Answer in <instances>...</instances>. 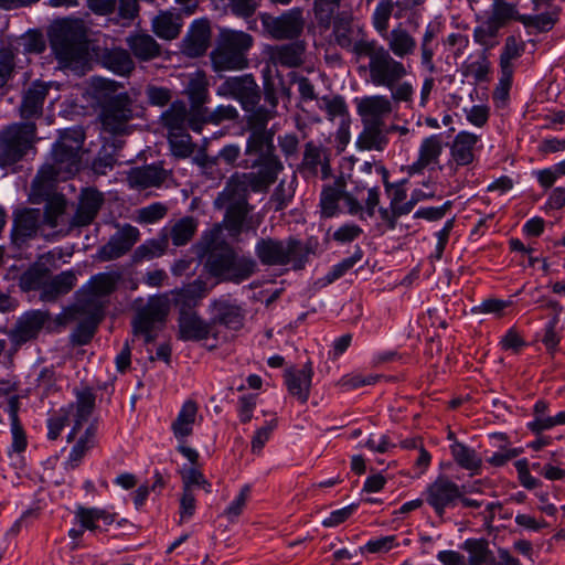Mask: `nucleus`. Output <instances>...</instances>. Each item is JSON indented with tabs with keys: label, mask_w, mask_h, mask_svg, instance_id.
<instances>
[{
	"label": "nucleus",
	"mask_w": 565,
	"mask_h": 565,
	"mask_svg": "<svg viewBox=\"0 0 565 565\" xmlns=\"http://www.w3.org/2000/svg\"><path fill=\"white\" fill-rule=\"evenodd\" d=\"M559 323V318L557 316H553L544 326V333L542 337V343L544 344L546 351L552 355L558 350L562 335L557 332V326Z\"/></svg>",
	"instance_id": "60"
},
{
	"label": "nucleus",
	"mask_w": 565,
	"mask_h": 565,
	"mask_svg": "<svg viewBox=\"0 0 565 565\" xmlns=\"http://www.w3.org/2000/svg\"><path fill=\"white\" fill-rule=\"evenodd\" d=\"M265 29L276 40H291L298 38L305 26L302 11L291 9L279 17H267L263 21Z\"/></svg>",
	"instance_id": "17"
},
{
	"label": "nucleus",
	"mask_w": 565,
	"mask_h": 565,
	"mask_svg": "<svg viewBox=\"0 0 565 565\" xmlns=\"http://www.w3.org/2000/svg\"><path fill=\"white\" fill-rule=\"evenodd\" d=\"M305 51V42L296 41L273 46L269 51V57L275 65L288 68L298 67L303 63Z\"/></svg>",
	"instance_id": "32"
},
{
	"label": "nucleus",
	"mask_w": 565,
	"mask_h": 565,
	"mask_svg": "<svg viewBox=\"0 0 565 565\" xmlns=\"http://www.w3.org/2000/svg\"><path fill=\"white\" fill-rule=\"evenodd\" d=\"M22 122H13L0 130V167L13 166L35 150L38 127L34 119L42 117L43 108H19Z\"/></svg>",
	"instance_id": "2"
},
{
	"label": "nucleus",
	"mask_w": 565,
	"mask_h": 565,
	"mask_svg": "<svg viewBox=\"0 0 565 565\" xmlns=\"http://www.w3.org/2000/svg\"><path fill=\"white\" fill-rule=\"evenodd\" d=\"M211 43V26L205 19L192 22L182 40V52L189 57L202 56Z\"/></svg>",
	"instance_id": "22"
},
{
	"label": "nucleus",
	"mask_w": 565,
	"mask_h": 565,
	"mask_svg": "<svg viewBox=\"0 0 565 565\" xmlns=\"http://www.w3.org/2000/svg\"><path fill=\"white\" fill-rule=\"evenodd\" d=\"M383 36H385L387 41V50L397 57H404L415 52V39L401 25L393 29L390 33L387 32Z\"/></svg>",
	"instance_id": "42"
},
{
	"label": "nucleus",
	"mask_w": 565,
	"mask_h": 565,
	"mask_svg": "<svg viewBox=\"0 0 565 565\" xmlns=\"http://www.w3.org/2000/svg\"><path fill=\"white\" fill-rule=\"evenodd\" d=\"M525 43L514 35L505 39L500 54V72L514 73V61L523 55Z\"/></svg>",
	"instance_id": "47"
},
{
	"label": "nucleus",
	"mask_w": 565,
	"mask_h": 565,
	"mask_svg": "<svg viewBox=\"0 0 565 565\" xmlns=\"http://www.w3.org/2000/svg\"><path fill=\"white\" fill-rule=\"evenodd\" d=\"M168 247V239H148L139 245L132 253L131 260L134 264H139L143 260H150L160 257L164 254Z\"/></svg>",
	"instance_id": "52"
},
{
	"label": "nucleus",
	"mask_w": 565,
	"mask_h": 565,
	"mask_svg": "<svg viewBox=\"0 0 565 565\" xmlns=\"http://www.w3.org/2000/svg\"><path fill=\"white\" fill-rule=\"evenodd\" d=\"M204 269L220 281L241 284L249 279L258 266L252 256H239L230 244L221 242L209 247Z\"/></svg>",
	"instance_id": "4"
},
{
	"label": "nucleus",
	"mask_w": 565,
	"mask_h": 565,
	"mask_svg": "<svg viewBox=\"0 0 565 565\" xmlns=\"http://www.w3.org/2000/svg\"><path fill=\"white\" fill-rule=\"evenodd\" d=\"M412 9L404 0H380L372 15L373 26L384 35L388 31L391 17L397 20L404 19Z\"/></svg>",
	"instance_id": "24"
},
{
	"label": "nucleus",
	"mask_w": 565,
	"mask_h": 565,
	"mask_svg": "<svg viewBox=\"0 0 565 565\" xmlns=\"http://www.w3.org/2000/svg\"><path fill=\"white\" fill-rule=\"evenodd\" d=\"M253 42V36L243 31L222 30L216 47L211 53L214 71H238L247 67V52Z\"/></svg>",
	"instance_id": "7"
},
{
	"label": "nucleus",
	"mask_w": 565,
	"mask_h": 565,
	"mask_svg": "<svg viewBox=\"0 0 565 565\" xmlns=\"http://www.w3.org/2000/svg\"><path fill=\"white\" fill-rule=\"evenodd\" d=\"M454 461L465 470L471 472V476L480 473L482 468V458L479 454L466 444L455 440L449 446Z\"/></svg>",
	"instance_id": "40"
},
{
	"label": "nucleus",
	"mask_w": 565,
	"mask_h": 565,
	"mask_svg": "<svg viewBox=\"0 0 565 565\" xmlns=\"http://www.w3.org/2000/svg\"><path fill=\"white\" fill-rule=\"evenodd\" d=\"M73 404H68L67 406L61 407L58 411L54 412L46 422L47 426V439L56 440L62 430L70 423V417L73 413Z\"/></svg>",
	"instance_id": "56"
},
{
	"label": "nucleus",
	"mask_w": 565,
	"mask_h": 565,
	"mask_svg": "<svg viewBox=\"0 0 565 565\" xmlns=\"http://www.w3.org/2000/svg\"><path fill=\"white\" fill-rule=\"evenodd\" d=\"M179 333L178 338L182 341H203L213 337L217 339V331L213 329L210 320L202 319L198 312L179 316L178 318Z\"/></svg>",
	"instance_id": "23"
},
{
	"label": "nucleus",
	"mask_w": 565,
	"mask_h": 565,
	"mask_svg": "<svg viewBox=\"0 0 565 565\" xmlns=\"http://www.w3.org/2000/svg\"><path fill=\"white\" fill-rule=\"evenodd\" d=\"M14 55L10 49L0 50V89L4 88L13 76Z\"/></svg>",
	"instance_id": "62"
},
{
	"label": "nucleus",
	"mask_w": 565,
	"mask_h": 565,
	"mask_svg": "<svg viewBox=\"0 0 565 565\" xmlns=\"http://www.w3.org/2000/svg\"><path fill=\"white\" fill-rule=\"evenodd\" d=\"M198 223L191 217L186 216L179 220L171 228V239L174 246L186 245L196 232Z\"/></svg>",
	"instance_id": "54"
},
{
	"label": "nucleus",
	"mask_w": 565,
	"mask_h": 565,
	"mask_svg": "<svg viewBox=\"0 0 565 565\" xmlns=\"http://www.w3.org/2000/svg\"><path fill=\"white\" fill-rule=\"evenodd\" d=\"M42 224L40 209L23 207L14 211L10 242L13 248L23 250L30 246V242L38 237Z\"/></svg>",
	"instance_id": "11"
},
{
	"label": "nucleus",
	"mask_w": 565,
	"mask_h": 565,
	"mask_svg": "<svg viewBox=\"0 0 565 565\" xmlns=\"http://www.w3.org/2000/svg\"><path fill=\"white\" fill-rule=\"evenodd\" d=\"M139 239V230L131 224H125L98 249V257L103 262L118 259L130 252Z\"/></svg>",
	"instance_id": "18"
},
{
	"label": "nucleus",
	"mask_w": 565,
	"mask_h": 565,
	"mask_svg": "<svg viewBox=\"0 0 565 565\" xmlns=\"http://www.w3.org/2000/svg\"><path fill=\"white\" fill-rule=\"evenodd\" d=\"M362 117L364 128L358 137L356 145L362 150H383L387 145V138L383 134L382 116L392 108H358Z\"/></svg>",
	"instance_id": "12"
},
{
	"label": "nucleus",
	"mask_w": 565,
	"mask_h": 565,
	"mask_svg": "<svg viewBox=\"0 0 565 565\" xmlns=\"http://www.w3.org/2000/svg\"><path fill=\"white\" fill-rule=\"evenodd\" d=\"M60 99V85L53 82L34 81L24 90L22 106H40L49 103L53 106Z\"/></svg>",
	"instance_id": "29"
},
{
	"label": "nucleus",
	"mask_w": 565,
	"mask_h": 565,
	"mask_svg": "<svg viewBox=\"0 0 565 565\" xmlns=\"http://www.w3.org/2000/svg\"><path fill=\"white\" fill-rule=\"evenodd\" d=\"M192 106H203L209 102V81L204 73L192 75L185 88Z\"/></svg>",
	"instance_id": "51"
},
{
	"label": "nucleus",
	"mask_w": 565,
	"mask_h": 565,
	"mask_svg": "<svg viewBox=\"0 0 565 565\" xmlns=\"http://www.w3.org/2000/svg\"><path fill=\"white\" fill-rule=\"evenodd\" d=\"M342 201L350 215L358 216L361 221L372 218L375 215L376 207L380 203V188L377 185L367 189V198L363 206L355 195L344 190Z\"/></svg>",
	"instance_id": "30"
},
{
	"label": "nucleus",
	"mask_w": 565,
	"mask_h": 565,
	"mask_svg": "<svg viewBox=\"0 0 565 565\" xmlns=\"http://www.w3.org/2000/svg\"><path fill=\"white\" fill-rule=\"evenodd\" d=\"M20 397L18 395L10 396L6 406V412L11 422L12 444L11 449L14 452H23L28 447V438L22 423L19 418Z\"/></svg>",
	"instance_id": "36"
},
{
	"label": "nucleus",
	"mask_w": 565,
	"mask_h": 565,
	"mask_svg": "<svg viewBox=\"0 0 565 565\" xmlns=\"http://www.w3.org/2000/svg\"><path fill=\"white\" fill-rule=\"evenodd\" d=\"M119 86L114 81L102 77L92 78L86 95L97 103V106H114Z\"/></svg>",
	"instance_id": "44"
},
{
	"label": "nucleus",
	"mask_w": 565,
	"mask_h": 565,
	"mask_svg": "<svg viewBox=\"0 0 565 565\" xmlns=\"http://www.w3.org/2000/svg\"><path fill=\"white\" fill-rule=\"evenodd\" d=\"M369 72L373 84L386 87H393L406 75L403 63L396 61L385 47L369 62Z\"/></svg>",
	"instance_id": "15"
},
{
	"label": "nucleus",
	"mask_w": 565,
	"mask_h": 565,
	"mask_svg": "<svg viewBox=\"0 0 565 565\" xmlns=\"http://www.w3.org/2000/svg\"><path fill=\"white\" fill-rule=\"evenodd\" d=\"M461 548L469 553V565H484V556L488 553L486 539H467Z\"/></svg>",
	"instance_id": "59"
},
{
	"label": "nucleus",
	"mask_w": 565,
	"mask_h": 565,
	"mask_svg": "<svg viewBox=\"0 0 565 565\" xmlns=\"http://www.w3.org/2000/svg\"><path fill=\"white\" fill-rule=\"evenodd\" d=\"M167 139L171 154L178 160L190 158L196 149V143L192 141L188 131L170 132Z\"/></svg>",
	"instance_id": "50"
},
{
	"label": "nucleus",
	"mask_w": 565,
	"mask_h": 565,
	"mask_svg": "<svg viewBox=\"0 0 565 565\" xmlns=\"http://www.w3.org/2000/svg\"><path fill=\"white\" fill-rule=\"evenodd\" d=\"M167 179V171L157 164L136 168L129 173V183L132 186L147 189L160 186Z\"/></svg>",
	"instance_id": "38"
},
{
	"label": "nucleus",
	"mask_w": 565,
	"mask_h": 565,
	"mask_svg": "<svg viewBox=\"0 0 565 565\" xmlns=\"http://www.w3.org/2000/svg\"><path fill=\"white\" fill-rule=\"evenodd\" d=\"M558 10L555 8H551L548 11L535 14V15H526L521 18V23L525 28H533L536 31L545 32L551 30L557 21Z\"/></svg>",
	"instance_id": "57"
},
{
	"label": "nucleus",
	"mask_w": 565,
	"mask_h": 565,
	"mask_svg": "<svg viewBox=\"0 0 565 565\" xmlns=\"http://www.w3.org/2000/svg\"><path fill=\"white\" fill-rule=\"evenodd\" d=\"M209 108H168L161 115L162 125L170 132H201Z\"/></svg>",
	"instance_id": "13"
},
{
	"label": "nucleus",
	"mask_w": 565,
	"mask_h": 565,
	"mask_svg": "<svg viewBox=\"0 0 565 565\" xmlns=\"http://www.w3.org/2000/svg\"><path fill=\"white\" fill-rule=\"evenodd\" d=\"M76 402L72 403L75 409L74 419L78 423H86L92 416L96 406V394L90 386L75 390Z\"/></svg>",
	"instance_id": "48"
},
{
	"label": "nucleus",
	"mask_w": 565,
	"mask_h": 565,
	"mask_svg": "<svg viewBox=\"0 0 565 565\" xmlns=\"http://www.w3.org/2000/svg\"><path fill=\"white\" fill-rule=\"evenodd\" d=\"M524 14H520L516 7L504 0H495L492 6L491 15L488 18L493 21L500 29L503 28L510 20L521 22Z\"/></svg>",
	"instance_id": "53"
},
{
	"label": "nucleus",
	"mask_w": 565,
	"mask_h": 565,
	"mask_svg": "<svg viewBox=\"0 0 565 565\" xmlns=\"http://www.w3.org/2000/svg\"><path fill=\"white\" fill-rule=\"evenodd\" d=\"M152 31L163 40L177 39L183 26L182 14L174 10L160 11L151 22Z\"/></svg>",
	"instance_id": "31"
},
{
	"label": "nucleus",
	"mask_w": 565,
	"mask_h": 565,
	"mask_svg": "<svg viewBox=\"0 0 565 565\" xmlns=\"http://www.w3.org/2000/svg\"><path fill=\"white\" fill-rule=\"evenodd\" d=\"M85 135L79 129H66L61 134L52 148L53 169L55 174L74 175L81 169V154Z\"/></svg>",
	"instance_id": "8"
},
{
	"label": "nucleus",
	"mask_w": 565,
	"mask_h": 565,
	"mask_svg": "<svg viewBox=\"0 0 565 565\" xmlns=\"http://www.w3.org/2000/svg\"><path fill=\"white\" fill-rule=\"evenodd\" d=\"M246 128L250 131L244 160L239 163L243 169L256 171L248 172L253 192H264L277 181L284 166L276 154L274 132L267 130L268 121L276 116L270 108H246Z\"/></svg>",
	"instance_id": "1"
},
{
	"label": "nucleus",
	"mask_w": 565,
	"mask_h": 565,
	"mask_svg": "<svg viewBox=\"0 0 565 565\" xmlns=\"http://www.w3.org/2000/svg\"><path fill=\"white\" fill-rule=\"evenodd\" d=\"M100 61L105 67L119 75H128L135 68L130 54L124 49L105 50Z\"/></svg>",
	"instance_id": "46"
},
{
	"label": "nucleus",
	"mask_w": 565,
	"mask_h": 565,
	"mask_svg": "<svg viewBox=\"0 0 565 565\" xmlns=\"http://www.w3.org/2000/svg\"><path fill=\"white\" fill-rule=\"evenodd\" d=\"M340 0H315V20L321 32L328 31L337 17Z\"/></svg>",
	"instance_id": "49"
},
{
	"label": "nucleus",
	"mask_w": 565,
	"mask_h": 565,
	"mask_svg": "<svg viewBox=\"0 0 565 565\" xmlns=\"http://www.w3.org/2000/svg\"><path fill=\"white\" fill-rule=\"evenodd\" d=\"M77 276L74 270H64L52 278H47L41 292V299L44 301H55L62 296L67 295L76 286Z\"/></svg>",
	"instance_id": "35"
},
{
	"label": "nucleus",
	"mask_w": 565,
	"mask_h": 565,
	"mask_svg": "<svg viewBox=\"0 0 565 565\" xmlns=\"http://www.w3.org/2000/svg\"><path fill=\"white\" fill-rule=\"evenodd\" d=\"M168 315L166 305L159 299L150 300L143 308H141L134 321V332H148L153 331L157 323H163Z\"/></svg>",
	"instance_id": "28"
},
{
	"label": "nucleus",
	"mask_w": 565,
	"mask_h": 565,
	"mask_svg": "<svg viewBox=\"0 0 565 565\" xmlns=\"http://www.w3.org/2000/svg\"><path fill=\"white\" fill-rule=\"evenodd\" d=\"M182 488L192 490V486L201 487L206 493L212 492V483L207 481L204 475L196 468H189L182 473Z\"/></svg>",
	"instance_id": "61"
},
{
	"label": "nucleus",
	"mask_w": 565,
	"mask_h": 565,
	"mask_svg": "<svg viewBox=\"0 0 565 565\" xmlns=\"http://www.w3.org/2000/svg\"><path fill=\"white\" fill-rule=\"evenodd\" d=\"M198 413L199 404L194 399H186L182 404L177 418L171 424V430L180 443H184L193 434Z\"/></svg>",
	"instance_id": "34"
},
{
	"label": "nucleus",
	"mask_w": 565,
	"mask_h": 565,
	"mask_svg": "<svg viewBox=\"0 0 565 565\" xmlns=\"http://www.w3.org/2000/svg\"><path fill=\"white\" fill-rule=\"evenodd\" d=\"M121 280L119 271L98 273L93 275L86 286V289L78 291V299H96L109 297L113 295Z\"/></svg>",
	"instance_id": "26"
},
{
	"label": "nucleus",
	"mask_w": 565,
	"mask_h": 565,
	"mask_svg": "<svg viewBox=\"0 0 565 565\" xmlns=\"http://www.w3.org/2000/svg\"><path fill=\"white\" fill-rule=\"evenodd\" d=\"M168 209L160 202L151 203L138 212V221L140 223L153 224L167 215Z\"/></svg>",
	"instance_id": "64"
},
{
	"label": "nucleus",
	"mask_w": 565,
	"mask_h": 565,
	"mask_svg": "<svg viewBox=\"0 0 565 565\" xmlns=\"http://www.w3.org/2000/svg\"><path fill=\"white\" fill-rule=\"evenodd\" d=\"M313 374V364L310 360H308L301 369L291 366L284 372L285 385L288 393L300 404H306L310 397Z\"/></svg>",
	"instance_id": "20"
},
{
	"label": "nucleus",
	"mask_w": 565,
	"mask_h": 565,
	"mask_svg": "<svg viewBox=\"0 0 565 565\" xmlns=\"http://www.w3.org/2000/svg\"><path fill=\"white\" fill-rule=\"evenodd\" d=\"M247 175L248 173H244L241 179H232L220 196L227 203L224 225L233 236L252 227L248 216L254 206L248 203V191H253V188Z\"/></svg>",
	"instance_id": "6"
},
{
	"label": "nucleus",
	"mask_w": 565,
	"mask_h": 565,
	"mask_svg": "<svg viewBox=\"0 0 565 565\" xmlns=\"http://www.w3.org/2000/svg\"><path fill=\"white\" fill-rule=\"evenodd\" d=\"M50 268L41 262H35L23 271L19 278V286L24 291H43L44 285L50 277Z\"/></svg>",
	"instance_id": "43"
},
{
	"label": "nucleus",
	"mask_w": 565,
	"mask_h": 565,
	"mask_svg": "<svg viewBox=\"0 0 565 565\" xmlns=\"http://www.w3.org/2000/svg\"><path fill=\"white\" fill-rule=\"evenodd\" d=\"M51 49L64 67H76L86 58L87 43L85 26L78 20H63L50 32Z\"/></svg>",
	"instance_id": "5"
},
{
	"label": "nucleus",
	"mask_w": 565,
	"mask_h": 565,
	"mask_svg": "<svg viewBox=\"0 0 565 565\" xmlns=\"http://www.w3.org/2000/svg\"><path fill=\"white\" fill-rule=\"evenodd\" d=\"M207 294V284L201 278L188 284L174 294V307L179 316L195 313V308Z\"/></svg>",
	"instance_id": "25"
},
{
	"label": "nucleus",
	"mask_w": 565,
	"mask_h": 565,
	"mask_svg": "<svg viewBox=\"0 0 565 565\" xmlns=\"http://www.w3.org/2000/svg\"><path fill=\"white\" fill-rule=\"evenodd\" d=\"M479 137L468 131H460L450 145L451 161L458 167L469 166L475 160V147Z\"/></svg>",
	"instance_id": "33"
},
{
	"label": "nucleus",
	"mask_w": 565,
	"mask_h": 565,
	"mask_svg": "<svg viewBox=\"0 0 565 565\" xmlns=\"http://www.w3.org/2000/svg\"><path fill=\"white\" fill-rule=\"evenodd\" d=\"M49 319L50 313L46 311H26L18 319L14 328L10 331L9 338L11 342L17 347H21L26 342L35 340Z\"/></svg>",
	"instance_id": "19"
},
{
	"label": "nucleus",
	"mask_w": 565,
	"mask_h": 565,
	"mask_svg": "<svg viewBox=\"0 0 565 565\" xmlns=\"http://www.w3.org/2000/svg\"><path fill=\"white\" fill-rule=\"evenodd\" d=\"M74 311L85 316L71 334V340L76 345H86L94 338L99 323L105 318V303L96 299H78Z\"/></svg>",
	"instance_id": "9"
},
{
	"label": "nucleus",
	"mask_w": 565,
	"mask_h": 565,
	"mask_svg": "<svg viewBox=\"0 0 565 565\" xmlns=\"http://www.w3.org/2000/svg\"><path fill=\"white\" fill-rule=\"evenodd\" d=\"M331 26H333L332 34L334 41L342 49H351L356 32L361 31L359 28L354 26L353 18L348 12L337 13Z\"/></svg>",
	"instance_id": "45"
},
{
	"label": "nucleus",
	"mask_w": 565,
	"mask_h": 565,
	"mask_svg": "<svg viewBox=\"0 0 565 565\" xmlns=\"http://www.w3.org/2000/svg\"><path fill=\"white\" fill-rule=\"evenodd\" d=\"M134 108H102L99 115L103 128L113 135L127 131V124L134 117Z\"/></svg>",
	"instance_id": "41"
},
{
	"label": "nucleus",
	"mask_w": 565,
	"mask_h": 565,
	"mask_svg": "<svg viewBox=\"0 0 565 565\" xmlns=\"http://www.w3.org/2000/svg\"><path fill=\"white\" fill-rule=\"evenodd\" d=\"M318 243L313 239L302 242L296 236L286 239L262 237L255 244V255L263 266H287L296 271L306 268L310 254H315Z\"/></svg>",
	"instance_id": "3"
},
{
	"label": "nucleus",
	"mask_w": 565,
	"mask_h": 565,
	"mask_svg": "<svg viewBox=\"0 0 565 565\" xmlns=\"http://www.w3.org/2000/svg\"><path fill=\"white\" fill-rule=\"evenodd\" d=\"M66 201L64 196L57 195L51 198L42 212V223L54 228L58 225V218L64 214Z\"/></svg>",
	"instance_id": "58"
},
{
	"label": "nucleus",
	"mask_w": 565,
	"mask_h": 565,
	"mask_svg": "<svg viewBox=\"0 0 565 565\" xmlns=\"http://www.w3.org/2000/svg\"><path fill=\"white\" fill-rule=\"evenodd\" d=\"M461 487L446 475H439L429 483L423 495L425 502L434 510L435 514L443 518L447 509L457 507L460 499Z\"/></svg>",
	"instance_id": "10"
},
{
	"label": "nucleus",
	"mask_w": 565,
	"mask_h": 565,
	"mask_svg": "<svg viewBox=\"0 0 565 565\" xmlns=\"http://www.w3.org/2000/svg\"><path fill=\"white\" fill-rule=\"evenodd\" d=\"M347 182L344 177H338L333 184H326L320 194L321 214L324 217H333L339 211V201L342 200Z\"/></svg>",
	"instance_id": "37"
},
{
	"label": "nucleus",
	"mask_w": 565,
	"mask_h": 565,
	"mask_svg": "<svg viewBox=\"0 0 565 565\" xmlns=\"http://www.w3.org/2000/svg\"><path fill=\"white\" fill-rule=\"evenodd\" d=\"M217 94L232 98L242 106H256L260 100V89L253 75L228 77L217 88Z\"/></svg>",
	"instance_id": "14"
},
{
	"label": "nucleus",
	"mask_w": 565,
	"mask_h": 565,
	"mask_svg": "<svg viewBox=\"0 0 565 565\" xmlns=\"http://www.w3.org/2000/svg\"><path fill=\"white\" fill-rule=\"evenodd\" d=\"M500 28L487 19L473 30V40L483 47V52L493 49L498 44V34Z\"/></svg>",
	"instance_id": "55"
},
{
	"label": "nucleus",
	"mask_w": 565,
	"mask_h": 565,
	"mask_svg": "<svg viewBox=\"0 0 565 565\" xmlns=\"http://www.w3.org/2000/svg\"><path fill=\"white\" fill-rule=\"evenodd\" d=\"M213 329L222 326L238 331L244 326L245 310L235 300L228 298L213 299L209 306Z\"/></svg>",
	"instance_id": "16"
},
{
	"label": "nucleus",
	"mask_w": 565,
	"mask_h": 565,
	"mask_svg": "<svg viewBox=\"0 0 565 565\" xmlns=\"http://www.w3.org/2000/svg\"><path fill=\"white\" fill-rule=\"evenodd\" d=\"M104 195L96 189L87 188L82 192L77 210L74 215L76 226H87L94 222L102 205Z\"/></svg>",
	"instance_id": "27"
},
{
	"label": "nucleus",
	"mask_w": 565,
	"mask_h": 565,
	"mask_svg": "<svg viewBox=\"0 0 565 565\" xmlns=\"http://www.w3.org/2000/svg\"><path fill=\"white\" fill-rule=\"evenodd\" d=\"M75 520L85 531L103 532L104 530L98 525V521L94 514V508H86L78 505L75 510Z\"/></svg>",
	"instance_id": "63"
},
{
	"label": "nucleus",
	"mask_w": 565,
	"mask_h": 565,
	"mask_svg": "<svg viewBox=\"0 0 565 565\" xmlns=\"http://www.w3.org/2000/svg\"><path fill=\"white\" fill-rule=\"evenodd\" d=\"M444 151V142L441 135H431L422 140L418 148V157L415 162L407 167L409 175L422 174L425 169L434 170L439 166V159Z\"/></svg>",
	"instance_id": "21"
},
{
	"label": "nucleus",
	"mask_w": 565,
	"mask_h": 565,
	"mask_svg": "<svg viewBox=\"0 0 565 565\" xmlns=\"http://www.w3.org/2000/svg\"><path fill=\"white\" fill-rule=\"evenodd\" d=\"M126 43L132 54L140 61H150L161 54L159 43L147 33H137L129 35Z\"/></svg>",
	"instance_id": "39"
}]
</instances>
